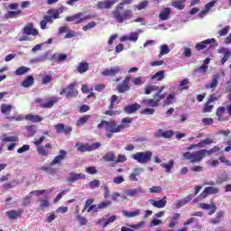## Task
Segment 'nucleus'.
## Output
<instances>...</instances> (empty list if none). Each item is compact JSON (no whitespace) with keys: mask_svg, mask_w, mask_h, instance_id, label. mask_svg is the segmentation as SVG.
<instances>
[{"mask_svg":"<svg viewBox=\"0 0 231 231\" xmlns=\"http://www.w3.org/2000/svg\"><path fill=\"white\" fill-rule=\"evenodd\" d=\"M115 104H120V98H118V96L116 95H112L110 97V105L108 109H115Z\"/></svg>","mask_w":231,"mask_h":231,"instance_id":"obj_47","label":"nucleus"},{"mask_svg":"<svg viewBox=\"0 0 231 231\" xmlns=\"http://www.w3.org/2000/svg\"><path fill=\"white\" fill-rule=\"evenodd\" d=\"M163 79H165V70H159L151 78L152 80L157 79L158 82L163 80Z\"/></svg>","mask_w":231,"mask_h":231,"instance_id":"obj_42","label":"nucleus"},{"mask_svg":"<svg viewBox=\"0 0 231 231\" xmlns=\"http://www.w3.org/2000/svg\"><path fill=\"white\" fill-rule=\"evenodd\" d=\"M171 51V49H169V45L163 44L161 46V52L160 55H167Z\"/></svg>","mask_w":231,"mask_h":231,"instance_id":"obj_61","label":"nucleus"},{"mask_svg":"<svg viewBox=\"0 0 231 231\" xmlns=\"http://www.w3.org/2000/svg\"><path fill=\"white\" fill-rule=\"evenodd\" d=\"M23 215V209L16 210H10L5 212V216L9 217L10 219H17L18 217H21Z\"/></svg>","mask_w":231,"mask_h":231,"instance_id":"obj_29","label":"nucleus"},{"mask_svg":"<svg viewBox=\"0 0 231 231\" xmlns=\"http://www.w3.org/2000/svg\"><path fill=\"white\" fill-rule=\"evenodd\" d=\"M218 151H221V148H219V146H214L210 150L203 149L193 152H186L182 154V156L183 160H187V162H189V163H199V162L205 159L207 154L208 156H210V154L218 152Z\"/></svg>","mask_w":231,"mask_h":231,"instance_id":"obj_1","label":"nucleus"},{"mask_svg":"<svg viewBox=\"0 0 231 231\" xmlns=\"http://www.w3.org/2000/svg\"><path fill=\"white\" fill-rule=\"evenodd\" d=\"M189 84H190L189 78H185L180 81L179 86L181 88V89H189Z\"/></svg>","mask_w":231,"mask_h":231,"instance_id":"obj_56","label":"nucleus"},{"mask_svg":"<svg viewBox=\"0 0 231 231\" xmlns=\"http://www.w3.org/2000/svg\"><path fill=\"white\" fill-rule=\"evenodd\" d=\"M176 102V94L171 93L168 96H166L164 101H163V106H171Z\"/></svg>","mask_w":231,"mask_h":231,"instance_id":"obj_33","label":"nucleus"},{"mask_svg":"<svg viewBox=\"0 0 231 231\" xmlns=\"http://www.w3.org/2000/svg\"><path fill=\"white\" fill-rule=\"evenodd\" d=\"M82 17H84V14L78 13L76 14L67 16L65 21H67V23H74V24H82V23H84V19Z\"/></svg>","mask_w":231,"mask_h":231,"instance_id":"obj_14","label":"nucleus"},{"mask_svg":"<svg viewBox=\"0 0 231 231\" xmlns=\"http://www.w3.org/2000/svg\"><path fill=\"white\" fill-rule=\"evenodd\" d=\"M103 160L105 162H116V156L115 155V152H107L104 156Z\"/></svg>","mask_w":231,"mask_h":231,"instance_id":"obj_44","label":"nucleus"},{"mask_svg":"<svg viewBox=\"0 0 231 231\" xmlns=\"http://www.w3.org/2000/svg\"><path fill=\"white\" fill-rule=\"evenodd\" d=\"M210 44H216V40L214 38L207 39L196 44L195 50L197 51H201V50H207Z\"/></svg>","mask_w":231,"mask_h":231,"instance_id":"obj_15","label":"nucleus"},{"mask_svg":"<svg viewBox=\"0 0 231 231\" xmlns=\"http://www.w3.org/2000/svg\"><path fill=\"white\" fill-rule=\"evenodd\" d=\"M28 71H30V68L22 66L19 67L16 70H15V75H17L18 77H21L23 75H25V73H28Z\"/></svg>","mask_w":231,"mask_h":231,"instance_id":"obj_51","label":"nucleus"},{"mask_svg":"<svg viewBox=\"0 0 231 231\" xmlns=\"http://www.w3.org/2000/svg\"><path fill=\"white\" fill-rule=\"evenodd\" d=\"M113 17L116 23L122 24L125 21H129L133 18V10L126 9L124 10V7L116 6V9L112 12Z\"/></svg>","mask_w":231,"mask_h":231,"instance_id":"obj_4","label":"nucleus"},{"mask_svg":"<svg viewBox=\"0 0 231 231\" xmlns=\"http://www.w3.org/2000/svg\"><path fill=\"white\" fill-rule=\"evenodd\" d=\"M116 219V215L111 216L109 218L103 217L97 220V225H99L103 228H106L107 225H111V223H115Z\"/></svg>","mask_w":231,"mask_h":231,"instance_id":"obj_24","label":"nucleus"},{"mask_svg":"<svg viewBox=\"0 0 231 231\" xmlns=\"http://www.w3.org/2000/svg\"><path fill=\"white\" fill-rule=\"evenodd\" d=\"M131 80V76H126L121 84L117 85L116 89L118 93H127L131 87L129 86V81Z\"/></svg>","mask_w":231,"mask_h":231,"instance_id":"obj_12","label":"nucleus"},{"mask_svg":"<svg viewBox=\"0 0 231 231\" xmlns=\"http://www.w3.org/2000/svg\"><path fill=\"white\" fill-rule=\"evenodd\" d=\"M139 37H140V34H138V32H131L130 35H128L129 41L131 42H136Z\"/></svg>","mask_w":231,"mask_h":231,"instance_id":"obj_58","label":"nucleus"},{"mask_svg":"<svg viewBox=\"0 0 231 231\" xmlns=\"http://www.w3.org/2000/svg\"><path fill=\"white\" fill-rule=\"evenodd\" d=\"M76 86H79L77 81L69 83L67 86V88H62L60 90V95H65L67 98H76V97H79V90L75 88Z\"/></svg>","mask_w":231,"mask_h":231,"instance_id":"obj_7","label":"nucleus"},{"mask_svg":"<svg viewBox=\"0 0 231 231\" xmlns=\"http://www.w3.org/2000/svg\"><path fill=\"white\" fill-rule=\"evenodd\" d=\"M219 192V188L216 187H207L204 189L203 192L200 193V198L205 199L207 196H210L212 194H217Z\"/></svg>","mask_w":231,"mask_h":231,"instance_id":"obj_21","label":"nucleus"},{"mask_svg":"<svg viewBox=\"0 0 231 231\" xmlns=\"http://www.w3.org/2000/svg\"><path fill=\"white\" fill-rule=\"evenodd\" d=\"M108 207H111V201L110 200H106L101 202L100 204L97 205V208L102 209V208H107Z\"/></svg>","mask_w":231,"mask_h":231,"instance_id":"obj_60","label":"nucleus"},{"mask_svg":"<svg viewBox=\"0 0 231 231\" xmlns=\"http://www.w3.org/2000/svg\"><path fill=\"white\" fill-rule=\"evenodd\" d=\"M142 172H143V168L142 167L134 168V171L129 175L130 181H138L137 176H140Z\"/></svg>","mask_w":231,"mask_h":231,"instance_id":"obj_27","label":"nucleus"},{"mask_svg":"<svg viewBox=\"0 0 231 231\" xmlns=\"http://www.w3.org/2000/svg\"><path fill=\"white\" fill-rule=\"evenodd\" d=\"M33 77L32 76H27L24 80L22 82L21 86L22 88H30L31 86H33Z\"/></svg>","mask_w":231,"mask_h":231,"instance_id":"obj_41","label":"nucleus"},{"mask_svg":"<svg viewBox=\"0 0 231 231\" xmlns=\"http://www.w3.org/2000/svg\"><path fill=\"white\" fill-rule=\"evenodd\" d=\"M68 59V55L66 54H54L51 57V60L56 61V62H64Z\"/></svg>","mask_w":231,"mask_h":231,"instance_id":"obj_46","label":"nucleus"},{"mask_svg":"<svg viewBox=\"0 0 231 231\" xmlns=\"http://www.w3.org/2000/svg\"><path fill=\"white\" fill-rule=\"evenodd\" d=\"M217 3V0H212L209 3L206 4L205 9L201 11V14L205 15V14H208L214 6H216V4Z\"/></svg>","mask_w":231,"mask_h":231,"instance_id":"obj_38","label":"nucleus"},{"mask_svg":"<svg viewBox=\"0 0 231 231\" xmlns=\"http://www.w3.org/2000/svg\"><path fill=\"white\" fill-rule=\"evenodd\" d=\"M25 120H28L29 122H32L33 124H35L37 122H42V117H41L39 115L28 114L25 116Z\"/></svg>","mask_w":231,"mask_h":231,"instance_id":"obj_37","label":"nucleus"},{"mask_svg":"<svg viewBox=\"0 0 231 231\" xmlns=\"http://www.w3.org/2000/svg\"><path fill=\"white\" fill-rule=\"evenodd\" d=\"M58 102H59V97H52L48 102L42 103L41 105V107H42L43 109H51V107L55 104H57Z\"/></svg>","mask_w":231,"mask_h":231,"instance_id":"obj_31","label":"nucleus"},{"mask_svg":"<svg viewBox=\"0 0 231 231\" xmlns=\"http://www.w3.org/2000/svg\"><path fill=\"white\" fill-rule=\"evenodd\" d=\"M149 201L151 206L154 207L155 208H165L167 206V197L165 196L160 200L150 199Z\"/></svg>","mask_w":231,"mask_h":231,"instance_id":"obj_19","label":"nucleus"},{"mask_svg":"<svg viewBox=\"0 0 231 231\" xmlns=\"http://www.w3.org/2000/svg\"><path fill=\"white\" fill-rule=\"evenodd\" d=\"M223 217H225V211H217L216 217L209 219V223H211V225H219V223L223 221Z\"/></svg>","mask_w":231,"mask_h":231,"instance_id":"obj_25","label":"nucleus"},{"mask_svg":"<svg viewBox=\"0 0 231 231\" xmlns=\"http://www.w3.org/2000/svg\"><path fill=\"white\" fill-rule=\"evenodd\" d=\"M212 111H214V105H210V103L207 101L202 107V113H212Z\"/></svg>","mask_w":231,"mask_h":231,"instance_id":"obj_52","label":"nucleus"},{"mask_svg":"<svg viewBox=\"0 0 231 231\" xmlns=\"http://www.w3.org/2000/svg\"><path fill=\"white\" fill-rule=\"evenodd\" d=\"M103 127H106V138H113V134H116V133H122L120 125H118L115 119L110 121L102 120L100 124L97 125V129H103Z\"/></svg>","mask_w":231,"mask_h":231,"instance_id":"obj_2","label":"nucleus"},{"mask_svg":"<svg viewBox=\"0 0 231 231\" xmlns=\"http://www.w3.org/2000/svg\"><path fill=\"white\" fill-rule=\"evenodd\" d=\"M161 167H162V169H165V172L170 173L171 171H172L173 167H174V161L171 160L169 161V163H162Z\"/></svg>","mask_w":231,"mask_h":231,"instance_id":"obj_49","label":"nucleus"},{"mask_svg":"<svg viewBox=\"0 0 231 231\" xmlns=\"http://www.w3.org/2000/svg\"><path fill=\"white\" fill-rule=\"evenodd\" d=\"M68 152L65 150H60L59 155L55 156L50 163L51 167H53L54 165H60V163L66 160Z\"/></svg>","mask_w":231,"mask_h":231,"instance_id":"obj_11","label":"nucleus"},{"mask_svg":"<svg viewBox=\"0 0 231 231\" xmlns=\"http://www.w3.org/2000/svg\"><path fill=\"white\" fill-rule=\"evenodd\" d=\"M97 26V22H90L87 25H84L82 27L83 32H88V30H91L92 28H95Z\"/></svg>","mask_w":231,"mask_h":231,"instance_id":"obj_59","label":"nucleus"},{"mask_svg":"<svg viewBox=\"0 0 231 231\" xmlns=\"http://www.w3.org/2000/svg\"><path fill=\"white\" fill-rule=\"evenodd\" d=\"M219 84V74L213 76L209 84L206 85L207 89H216Z\"/></svg>","mask_w":231,"mask_h":231,"instance_id":"obj_26","label":"nucleus"},{"mask_svg":"<svg viewBox=\"0 0 231 231\" xmlns=\"http://www.w3.org/2000/svg\"><path fill=\"white\" fill-rule=\"evenodd\" d=\"M162 189L161 186H153L149 189V192L154 193V194H158V193L162 192Z\"/></svg>","mask_w":231,"mask_h":231,"instance_id":"obj_64","label":"nucleus"},{"mask_svg":"<svg viewBox=\"0 0 231 231\" xmlns=\"http://www.w3.org/2000/svg\"><path fill=\"white\" fill-rule=\"evenodd\" d=\"M119 0H104L97 3V10H109L113 8L114 5H116Z\"/></svg>","mask_w":231,"mask_h":231,"instance_id":"obj_10","label":"nucleus"},{"mask_svg":"<svg viewBox=\"0 0 231 231\" xmlns=\"http://www.w3.org/2000/svg\"><path fill=\"white\" fill-rule=\"evenodd\" d=\"M227 112V116L226 115ZM216 116L217 122H226L231 118V105L227 106H218L216 111Z\"/></svg>","mask_w":231,"mask_h":231,"instance_id":"obj_6","label":"nucleus"},{"mask_svg":"<svg viewBox=\"0 0 231 231\" xmlns=\"http://www.w3.org/2000/svg\"><path fill=\"white\" fill-rule=\"evenodd\" d=\"M163 89H165V86L160 87L157 92L153 95V98L144 99L143 100V104L148 107H158L160 102H162V100L165 101V98H167V92H163Z\"/></svg>","mask_w":231,"mask_h":231,"instance_id":"obj_3","label":"nucleus"},{"mask_svg":"<svg viewBox=\"0 0 231 231\" xmlns=\"http://www.w3.org/2000/svg\"><path fill=\"white\" fill-rule=\"evenodd\" d=\"M28 136L32 137L37 133V127L34 125L25 126Z\"/></svg>","mask_w":231,"mask_h":231,"instance_id":"obj_50","label":"nucleus"},{"mask_svg":"<svg viewBox=\"0 0 231 231\" xmlns=\"http://www.w3.org/2000/svg\"><path fill=\"white\" fill-rule=\"evenodd\" d=\"M89 118H91V116H89V115H86V116L79 117L77 120L76 125L78 127L84 125L89 120Z\"/></svg>","mask_w":231,"mask_h":231,"instance_id":"obj_45","label":"nucleus"},{"mask_svg":"<svg viewBox=\"0 0 231 231\" xmlns=\"http://www.w3.org/2000/svg\"><path fill=\"white\" fill-rule=\"evenodd\" d=\"M140 212H142L141 209H136L135 211H123V216H125V217H136Z\"/></svg>","mask_w":231,"mask_h":231,"instance_id":"obj_48","label":"nucleus"},{"mask_svg":"<svg viewBox=\"0 0 231 231\" xmlns=\"http://www.w3.org/2000/svg\"><path fill=\"white\" fill-rule=\"evenodd\" d=\"M76 219H77V221H79L80 226H84L88 225V219H86V217H84L80 215H77Z\"/></svg>","mask_w":231,"mask_h":231,"instance_id":"obj_57","label":"nucleus"},{"mask_svg":"<svg viewBox=\"0 0 231 231\" xmlns=\"http://www.w3.org/2000/svg\"><path fill=\"white\" fill-rule=\"evenodd\" d=\"M228 180H230V178H228V175L226 173H223L221 176H219L217 179V185H222V183H225L226 181H228Z\"/></svg>","mask_w":231,"mask_h":231,"instance_id":"obj_53","label":"nucleus"},{"mask_svg":"<svg viewBox=\"0 0 231 231\" xmlns=\"http://www.w3.org/2000/svg\"><path fill=\"white\" fill-rule=\"evenodd\" d=\"M88 187H89V189H97V188L100 187V180H94L90 181L88 183Z\"/></svg>","mask_w":231,"mask_h":231,"instance_id":"obj_62","label":"nucleus"},{"mask_svg":"<svg viewBox=\"0 0 231 231\" xmlns=\"http://www.w3.org/2000/svg\"><path fill=\"white\" fill-rule=\"evenodd\" d=\"M101 143H94L92 144L89 143H82L81 145H79L78 147V151L79 152H89L91 151H97V149L101 147Z\"/></svg>","mask_w":231,"mask_h":231,"instance_id":"obj_9","label":"nucleus"},{"mask_svg":"<svg viewBox=\"0 0 231 231\" xmlns=\"http://www.w3.org/2000/svg\"><path fill=\"white\" fill-rule=\"evenodd\" d=\"M32 193H29L23 199V207H29V205H32Z\"/></svg>","mask_w":231,"mask_h":231,"instance_id":"obj_54","label":"nucleus"},{"mask_svg":"<svg viewBox=\"0 0 231 231\" xmlns=\"http://www.w3.org/2000/svg\"><path fill=\"white\" fill-rule=\"evenodd\" d=\"M172 6L178 10H183V8H185V5H183V2L181 1L173 2Z\"/></svg>","mask_w":231,"mask_h":231,"instance_id":"obj_63","label":"nucleus"},{"mask_svg":"<svg viewBox=\"0 0 231 231\" xmlns=\"http://www.w3.org/2000/svg\"><path fill=\"white\" fill-rule=\"evenodd\" d=\"M51 149H53V145L51 143H47L45 145H41L36 148V151L39 156L42 158H48L49 154H51Z\"/></svg>","mask_w":231,"mask_h":231,"instance_id":"obj_8","label":"nucleus"},{"mask_svg":"<svg viewBox=\"0 0 231 231\" xmlns=\"http://www.w3.org/2000/svg\"><path fill=\"white\" fill-rule=\"evenodd\" d=\"M199 208H202V210H209L208 216L216 214V210H217V207L216 206L215 203H200Z\"/></svg>","mask_w":231,"mask_h":231,"instance_id":"obj_20","label":"nucleus"},{"mask_svg":"<svg viewBox=\"0 0 231 231\" xmlns=\"http://www.w3.org/2000/svg\"><path fill=\"white\" fill-rule=\"evenodd\" d=\"M133 124V118L132 117H125L121 120V124L119 125V127L121 131H124V129H126V127H129V125Z\"/></svg>","mask_w":231,"mask_h":231,"instance_id":"obj_36","label":"nucleus"},{"mask_svg":"<svg viewBox=\"0 0 231 231\" xmlns=\"http://www.w3.org/2000/svg\"><path fill=\"white\" fill-rule=\"evenodd\" d=\"M119 73H122L120 67H112L110 69H105L101 74L103 77H116Z\"/></svg>","mask_w":231,"mask_h":231,"instance_id":"obj_16","label":"nucleus"},{"mask_svg":"<svg viewBox=\"0 0 231 231\" xmlns=\"http://www.w3.org/2000/svg\"><path fill=\"white\" fill-rule=\"evenodd\" d=\"M23 14V11L16 10V11H8L5 14V19H14L15 17H19Z\"/></svg>","mask_w":231,"mask_h":231,"instance_id":"obj_35","label":"nucleus"},{"mask_svg":"<svg viewBox=\"0 0 231 231\" xmlns=\"http://www.w3.org/2000/svg\"><path fill=\"white\" fill-rule=\"evenodd\" d=\"M192 198H194V196L189 195L183 198L182 199L178 200L176 204V208H181V207H185L187 203H189L190 201H192Z\"/></svg>","mask_w":231,"mask_h":231,"instance_id":"obj_32","label":"nucleus"},{"mask_svg":"<svg viewBox=\"0 0 231 231\" xmlns=\"http://www.w3.org/2000/svg\"><path fill=\"white\" fill-rule=\"evenodd\" d=\"M23 34L37 37V35H39V31L33 28V23H29L23 27Z\"/></svg>","mask_w":231,"mask_h":231,"instance_id":"obj_22","label":"nucleus"},{"mask_svg":"<svg viewBox=\"0 0 231 231\" xmlns=\"http://www.w3.org/2000/svg\"><path fill=\"white\" fill-rule=\"evenodd\" d=\"M159 88V86L155 85H146L144 87V95H151V93H153V91H157Z\"/></svg>","mask_w":231,"mask_h":231,"instance_id":"obj_43","label":"nucleus"},{"mask_svg":"<svg viewBox=\"0 0 231 231\" xmlns=\"http://www.w3.org/2000/svg\"><path fill=\"white\" fill-rule=\"evenodd\" d=\"M228 32H230V26H225L223 29L218 31V37H226V35H228Z\"/></svg>","mask_w":231,"mask_h":231,"instance_id":"obj_55","label":"nucleus"},{"mask_svg":"<svg viewBox=\"0 0 231 231\" xmlns=\"http://www.w3.org/2000/svg\"><path fill=\"white\" fill-rule=\"evenodd\" d=\"M78 72L82 74V73H86V71H88L89 69V64L86 61H81L78 68Z\"/></svg>","mask_w":231,"mask_h":231,"instance_id":"obj_40","label":"nucleus"},{"mask_svg":"<svg viewBox=\"0 0 231 231\" xmlns=\"http://www.w3.org/2000/svg\"><path fill=\"white\" fill-rule=\"evenodd\" d=\"M54 129L56 130V133L58 134H60V133H64V134H69L71 131H73V128L71 126H68L62 123H60L54 126Z\"/></svg>","mask_w":231,"mask_h":231,"instance_id":"obj_18","label":"nucleus"},{"mask_svg":"<svg viewBox=\"0 0 231 231\" xmlns=\"http://www.w3.org/2000/svg\"><path fill=\"white\" fill-rule=\"evenodd\" d=\"M218 53H224V57L221 59L220 62L222 66H225L226 60L231 57V51L228 49L222 48L218 50Z\"/></svg>","mask_w":231,"mask_h":231,"instance_id":"obj_28","label":"nucleus"},{"mask_svg":"<svg viewBox=\"0 0 231 231\" xmlns=\"http://www.w3.org/2000/svg\"><path fill=\"white\" fill-rule=\"evenodd\" d=\"M169 17H171V8L166 7L161 11L159 18L161 21H167Z\"/></svg>","mask_w":231,"mask_h":231,"instance_id":"obj_34","label":"nucleus"},{"mask_svg":"<svg viewBox=\"0 0 231 231\" xmlns=\"http://www.w3.org/2000/svg\"><path fill=\"white\" fill-rule=\"evenodd\" d=\"M38 201H40L39 210L42 212H43L45 208H50V200L48 199V197L39 198Z\"/></svg>","mask_w":231,"mask_h":231,"instance_id":"obj_30","label":"nucleus"},{"mask_svg":"<svg viewBox=\"0 0 231 231\" xmlns=\"http://www.w3.org/2000/svg\"><path fill=\"white\" fill-rule=\"evenodd\" d=\"M133 160H135L137 163H141V165H146L152 159V152L145 151V152H137L132 155Z\"/></svg>","mask_w":231,"mask_h":231,"instance_id":"obj_5","label":"nucleus"},{"mask_svg":"<svg viewBox=\"0 0 231 231\" xmlns=\"http://www.w3.org/2000/svg\"><path fill=\"white\" fill-rule=\"evenodd\" d=\"M141 107H142V106H140V104L134 103V104L128 105V106H125L124 112L126 115H133V114L136 113V111L141 109Z\"/></svg>","mask_w":231,"mask_h":231,"instance_id":"obj_23","label":"nucleus"},{"mask_svg":"<svg viewBox=\"0 0 231 231\" xmlns=\"http://www.w3.org/2000/svg\"><path fill=\"white\" fill-rule=\"evenodd\" d=\"M12 109H14L12 105L2 104L0 106L2 115H10V113H12Z\"/></svg>","mask_w":231,"mask_h":231,"instance_id":"obj_39","label":"nucleus"},{"mask_svg":"<svg viewBox=\"0 0 231 231\" xmlns=\"http://www.w3.org/2000/svg\"><path fill=\"white\" fill-rule=\"evenodd\" d=\"M48 15H45L43 17V20H45L46 23H53V19H60V13L59 10L55 9H49L47 11Z\"/></svg>","mask_w":231,"mask_h":231,"instance_id":"obj_13","label":"nucleus"},{"mask_svg":"<svg viewBox=\"0 0 231 231\" xmlns=\"http://www.w3.org/2000/svg\"><path fill=\"white\" fill-rule=\"evenodd\" d=\"M79 180H86V174L71 171L67 178V183H75V181H79Z\"/></svg>","mask_w":231,"mask_h":231,"instance_id":"obj_17","label":"nucleus"}]
</instances>
